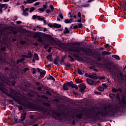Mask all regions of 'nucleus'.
<instances>
[{
  "mask_svg": "<svg viewBox=\"0 0 126 126\" xmlns=\"http://www.w3.org/2000/svg\"><path fill=\"white\" fill-rule=\"evenodd\" d=\"M67 85L68 86V87H71V88H72L73 87V83L72 81L71 82H67V83H66Z\"/></svg>",
  "mask_w": 126,
  "mask_h": 126,
  "instance_id": "nucleus-14",
  "label": "nucleus"
},
{
  "mask_svg": "<svg viewBox=\"0 0 126 126\" xmlns=\"http://www.w3.org/2000/svg\"><path fill=\"white\" fill-rule=\"evenodd\" d=\"M112 91L113 92H119V91H121V88H118V89L113 88Z\"/></svg>",
  "mask_w": 126,
  "mask_h": 126,
  "instance_id": "nucleus-17",
  "label": "nucleus"
},
{
  "mask_svg": "<svg viewBox=\"0 0 126 126\" xmlns=\"http://www.w3.org/2000/svg\"><path fill=\"white\" fill-rule=\"evenodd\" d=\"M87 81L90 85H94L95 84V83L94 81L91 80L90 79H87Z\"/></svg>",
  "mask_w": 126,
  "mask_h": 126,
  "instance_id": "nucleus-10",
  "label": "nucleus"
},
{
  "mask_svg": "<svg viewBox=\"0 0 126 126\" xmlns=\"http://www.w3.org/2000/svg\"><path fill=\"white\" fill-rule=\"evenodd\" d=\"M90 6V4H83L82 5H81V7H84V8H87V7H89Z\"/></svg>",
  "mask_w": 126,
  "mask_h": 126,
  "instance_id": "nucleus-15",
  "label": "nucleus"
},
{
  "mask_svg": "<svg viewBox=\"0 0 126 126\" xmlns=\"http://www.w3.org/2000/svg\"><path fill=\"white\" fill-rule=\"evenodd\" d=\"M100 79H105V77H101L100 78Z\"/></svg>",
  "mask_w": 126,
  "mask_h": 126,
  "instance_id": "nucleus-61",
  "label": "nucleus"
},
{
  "mask_svg": "<svg viewBox=\"0 0 126 126\" xmlns=\"http://www.w3.org/2000/svg\"><path fill=\"white\" fill-rule=\"evenodd\" d=\"M48 26L50 28H60L62 27L61 25L57 24L56 23L53 24L51 23H49Z\"/></svg>",
  "mask_w": 126,
  "mask_h": 126,
  "instance_id": "nucleus-4",
  "label": "nucleus"
},
{
  "mask_svg": "<svg viewBox=\"0 0 126 126\" xmlns=\"http://www.w3.org/2000/svg\"><path fill=\"white\" fill-rule=\"evenodd\" d=\"M36 28H37V30H41V27H39V26H37L36 27Z\"/></svg>",
  "mask_w": 126,
  "mask_h": 126,
  "instance_id": "nucleus-52",
  "label": "nucleus"
},
{
  "mask_svg": "<svg viewBox=\"0 0 126 126\" xmlns=\"http://www.w3.org/2000/svg\"><path fill=\"white\" fill-rule=\"evenodd\" d=\"M78 17L80 18L81 17V14L80 12H79L78 13Z\"/></svg>",
  "mask_w": 126,
  "mask_h": 126,
  "instance_id": "nucleus-49",
  "label": "nucleus"
},
{
  "mask_svg": "<svg viewBox=\"0 0 126 126\" xmlns=\"http://www.w3.org/2000/svg\"><path fill=\"white\" fill-rule=\"evenodd\" d=\"M79 87L80 88V90L81 92H84L85 91V89L86 88V86L84 84H80L79 85Z\"/></svg>",
  "mask_w": 126,
  "mask_h": 126,
  "instance_id": "nucleus-7",
  "label": "nucleus"
},
{
  "mask_svg": "<svg viewBox=\"0 0 126 126\" xmlns=\"http://www.w3.org/2000/svg\"><path fill=\"white\" fill-rule=\"evenodd\" d=\"M20 43L22 44H24L25 43V41H21Z\"/></svg>",
  "mask_w": 126,
  "mask_h": 126,
  "instance_id": "nucleus-51",
  "label": "nucleus"
},
{
  "mask_svg": "<svg viewBox=\"0 0 126 126\" xmlns=\"http://www.w3.org/2000/svg\"><path fill=\"white\" fill-rule=\"evenodd\" d=\"M72 19H70L69 20L66 19V20H65L64 22L66 24H69V23H71L72 22Z\"/></svg>",
  "mask_w": 126,
  "mask_h": 126,
  "instance_id": "nucleus-18",
  "label": "nucleus"
},
{
  "mask_svg": "<svg viewBox=\"0 0 126 126\" xmlns=\"http://www.w3.org/2000/svg\"><path fill=\"white\" fill-rule=\"evenodd\" d=\"M94 0H89L87 2H88V3H90V2H92V1H93Z\"/></svg>",
  "mask_w": 126,
  "mask_h": 126,
  "instance_id": "nucleus-58",
  "label": "nucleus"
},
{
  "mask_svg": "<svg viewBox=\"0 0 126 126\" xmlns=\"http://www.w3.org/2000/svg\"><path fill=\"white\" fill-rule=\"evenodd\" d=\"M28 56H28V58L32 59V54L31 51H28Z\"/></svg>",
  "mask_w": 126,
  "mask_h": 126,
  "instance_id": "nucleus-20",
  "label": "nucleus"
},
{
  "mask_svg": "<svg viewBox=\"0 0 126 126\" xmlns=\"http://www.w3.org/2000/svg\"><path fill=\"white\" fill-rule=\"evenodd\" d=\"M64 65H65V66H67V67H69V66H70L69 64L65 63Z\"/></svg>",
  "mask_w": 126,
  "mask_h": 126,
  "instance_id": "nucleus-45",
  "label": "nucleus"
},
{
  "mask_svg": "<svg viewBox=\"0 0 126 126\" xmlns=\"http://www.w3.org/2000/svg\"><path fill=\"white\" fill-rule=\"evenodd\" d=\"M119 79L121 81H123L125 79V77L124 76L122 72H120V75L119 76Z\"/></svg>",
  "mask_w": 126,
  "mask_h": 126,
  "instance_id": "nucleus-8",
  "label": "nucleus"
},
{
  "mask_svg": "<svg viewBox=\"0 0 126 126\" xmlns=\"http://www.w3.org/2000/svg\"><path fill=\"white\" fill-rule=\"evenodd\" d=\"M46 12H47V13H50V12H51L50 10V9H47V10H46Z\"/></svg>",
  "mask_w": 126,
  "mask_h": 126,
  "instance_id": "nucleus-50",
  "label": "nucleus"
},
{
  "mask_svg": "<svg viewBox=\"0 0 126 126\" xmlns=\"http://www.w3.org/2000/svg\"><path fill=\"white\" fill-rule=\"evenodd\" d=\"M22 15L25 16H28L29 15V13L27 12V11H25L23 10Z\"/></svg>",
  "mask_w": 126,
  "mask_h": 126,
  "instance_id": "nucleus-23",
  "label": "nucleus"
},
{
  "mask_svg": "<svg viewBox=\"0 0 126 126\" xmlns=\"http://www.w3.org/2000/svg\"><path fill=\"white\" fill-rule=\"evenodd\" d=\"M76 82L77 83H81L82 82V81L81 79H77L75 80Z\"/></svg>",
  "mask_w": 126,
  "mask_h": 126,
  "instance_id": "nucleus-28",
  "label": "nucleus"
},
{
  "mask_svg": "<svg viewBox=\"0 0 126 126\" xmlns=\"http://www.w3.org/2000/svg\"><path fill=\"white\" fill-rule=\"evenodd\" d=\"M48 53H51V51L50 49H49L48 50Z\"/></svg>",
  "mask_w": 126,
  "mask_h": 126,
  "instance_id": "nucleus-63",
  "label": "nucleus"
},
{
  "mask_svg": "<svg viewBox=\"0 0 126 126\" xmlns=\"http://www.w3.org/2000/svg\"><path fill=\"white\" fill-rule=\"evenodd\" d=\"M47 60L49 61V62H52V55L51 54H50L46 57Z\"/></svg>",
  "mask_w": 126,
  "mask_h": 126,
  "instance_id": "nucleus-16",
  "label": "nucleus"
},
{
  "mask_svg": "<svg viewBox=\"0 0 126 126\" xmlns=\"http://www.w3.org/2000/svg\"><path fill=\"white\" fill-rule=\"evenodd\" d=\"M71 50L72 52H76L77 53H79V52H83V53L87 54L85 48L80 46L75 43H73Z\"/></svg>",
  "mask_w": 126,
  "mask_h": 126,
  "instance_id": "nucleus-2",
  "label": "nucleus"
},
{
  "mask_svg": "<svg viewBox=\"0 0 126 126\" xmlns=\"http://www.w3.org/2000/svg\"><path fill=\"white\" fill-rule=\"evenodd\" d=\"M50 8L51 9L52 11H54V8L53 6L52 5H51L50 6Z\"/></svg>",
  "mask_w": 126,
  "mask_h": 126,
  "instance_id": "nucleus-42",
  "label": "nucleus"
},
{
  "mask_svg": "<svg viewBox=\"0 0 126 126\" xmlns=\"http://www.w3.org/2000/svg\"><path fill=\"white\" fill-rule=\"evenodd\" d=\"M0 91L2 93H6L7 92L6 89L2 85H0Z\"/></svg>",
  "mask_w": 126,
  "mask_h": 126,
  "instance_id": "nucleus-11",
  "label": "nucleus"
},
{
  "mask_svg": "<svg viewBox=\"0 0 126 126\" xmlns=\"http://www.w3.org/2000/svg\"><path fill=\"white\" fill-rule=\"evenodd\" d=\"M9 0H3V1L6 2L9 1Z\"/></svg>",
  "mask_w": 126,
  "mask_h": 126,
  "instance_id": "nucleus-59",
  "label": "nucleus"
},
{
  "mask_svg": "<svg viewBox=\"0 0 126 126\" xmlns=\"http://www.w3.org/2000/svg\"><path fill=\"white\" fill-rule=\"evenodd\" d=\"M12 84L13 86L15 85V81H12Z\"/></svg>",
  "mask_w": 126,
  "mask_h": 126,
  "instance_id": "nucleus-48",
  "label": "nucleus"
},
{
  "mask_svg": "<svg viewBox=\"0 0 126 126\" xmlns=\"http://www.w3.org/2000/svg\"><path fill=\"white\" fill-rule=\"evenodd\" d=\"M48 45H45L44 48H45V49H47V48L48 47Z\"/></svg>",
  "mask_w": 126,
  "mask_h": 126,
  "instance_id": "nucleus-60",
  "label": "nucleus"
},
{
  "mask_svg": "<svg viewBox=\"0 0 126 126\" xmlns=\"http://www.w3.org/2000/svg\"><path fill=\"white\" fill-rule=\"evenodd\" d=\"M59 17H60V18L61 19H63V14H60L59 15Z\"/></svg>",
  "mask_w": 126,
  "mask_h": 126,
  "instance_id": "nucleus-38",
  "label": "nucleus"
},
{
  "mask_svg": "<svg viewBox=\"0 0 126 126\" xmlns=\"http://www.w3.org/2000/svg\"><path fill=\"white\" fill-rule=\"evenodd\" d=\"M37 41H38L39 42H43V40H42V39L40 37H39L37 38Z\"/></svg>",
  "mask_w": 126,
  "mask_h": 126,
  "instance_id": "nucleus-31",
  "label": "nucleus"
},
{
  "mask_svg": "<svg viewBox=\"0 0 126 126\" xmlns=\"http://www.w3.org/2000/svg\"><path fill=\"white\" fill-rule=\"evenodd\" d=\"M117 111L116 108L114 106L109 105L105 107L103 112L98 111V112H94L92 117L94 119H100V117H114Z\"/></svg>",
  "mask_w": 126,
  "mask_h": 126,
  "instance_id": "nucleus-1",
  "label": "nucleus"
},
{
  "mask_svg": "<svg viewBox=\"0 0 126 126\" xmlns=\"http://www.w3.org/2000/svg\"><path fill=\"white\" fill-rule=\"evenodd\" d=\"M29 8H26L25 10H24L23 11H25L26 12H27L29 10Z\"/></svg>",
  "mask_w": 126,
  "mask_h": 126,
  "instance_id": "nucleus-55",
  "label": "nucleus"
},
{
  "mask_svg": "<svg viewBox=\"0 0 126 126\" xmlns=\"http://www.w3.org/2000/svg\"><path fill=\"white\" fill-rule=\"evenodd\" d=\"M103 89H106L107 88V86L105 84H102V87Z\"/></svg>",
  "mask_w": 126,
  "mask_h": 126,
  "instance_id": "nucleus-37",
  "label": "nucleus"
},
{
  "mask_svg": "<svg viewBox=\"0 0 126 126\" xmlns=\"http://www.w3.org/2000/svg\"><path fill=\"white\" fill-rule=\"evenodd\" d=\"M35 10V8L33 7H31L30 10V12L32 13Z\"/></svg>",
  "mask_w": 126,
  "mask_h": 126,
  "instance_id": "nucleus-30",
  "label": "nucleus"
},
{
  "mask_svg": "<svg viewBox=\"0 0 126 126\" xmlns=\"http://www.w3.org/2000/svg\"><path fill=\"white\" fill-rule=\"evenodd\" d=\"M26 116V113L24 112L23 114L21 116V121H23L25 120Z\"/></svg>",
  "mask_w": 126,
  "mask_h": 126,
  "instance_id": "nucleus-13",
  "label": "nucleus"
},
{
  "mask_svg": "<svg viewBox=\"0 0 126 126\" xmlns=\"http://www.w3.org/2000/svg\"><path fill=\"white\" fill-rule=\"evenodd\" d=\"M89 78H92L93 79H97V77L95 73L91 74L89 75Z\"/></svg>",
  "mask_w": 126,
  "mask_h": 126,
  "instance_id": "nucleus-9",
  "label": "nucleus"
},
{
  "mask_svg": "<svg viewBox=\"0 0 126 126\" xmlns=\"http://www.w3.org/2000/svg\"><path fill=\"white\" fill-rule=\"evenodd\" d=\"M63 90L67 91L69 89V87L68 85L66 83H64L63 85Z\"/></svg>",
  "mask_w": 126,
  "mask_h": 126,
  "instance_id": "nucleus-12",
  "label": "nucleus"
},
{
  "mask_svg": "<svg viewBox=\"0 0 126 126\" xmlns=\"http://www.w3.org/2000/svg\"><path fill=\"white\" fill-rule=\"evenodd\" d=\"M38 10L40 11H41V12H44V8H40L38 9Z\"/></svg>",
  "mask_w": 126,
  "mask_h": 126,
  "instance_id": "nucleus-41",
  "label": "nucleus"
},
{
  "mask_svg": "<svg viewBox=\"0 0 126 126\" xmlns=\"http://www.w3.org/2000/svg\"><path fill=\"white\" fill-rule=\"evenodd\" d=\"M113 58H114V59H116V60H120L119 56L117 55H112Z\"/></svg>",
  "mask_w": 126,
  "mask_h": 126,
  "instance_id": "nucleus-27",
  "label": "nucleus"
},
{
  "mask_svg": "<svg viewBox=\"0 0 126 126\" xmlns=\"http://www.w3.org/2000/svg\"><path fill=\"white\" fill-rule=\"evenodd\" d=\"M57 20L58 21H61L59 17L57 18Z\"/></svg>",
  "mask_w": 126,
  "mask_h": 126,
  "instance_id": "nucleus-64",
  "label": "nucleus"
},
{
  "mask_svg": "<svg viewBox=\"0 0 126 126\" xmlns=\"http://www.w3.org/2000/svg\"><path fill=\"white\" fill-rule=\"evenodd\" d=\"M77 71H78V74H80V75H83V74L84 73V71L81 70L80 69H78Z\"/></svg>",
  "mask_w": 126,
  "mask_h": 126,
  "instance_id": "nucleus-19",
  "label": "nucleus"
},
{
  "mask_svg": "<svg viewBox=\"0 0 126 126\" xmlns=\"http://www.w3.org/2000/svg\"><path fill=\"white\" fill-rule=\"evenodd\" d=\"M78 27H79V28H81L83 27V25H82V24H78Z\"/></svg>",
  "mask_w": 126,
  "mask_h": 126,
  "instance_id": "nucleus-46",
  "label": "nucleus"
},
{
  "mask_svg": "<svg viewBox=\"0 0 126 126\" xmlns=\"http://www.w3.org/2000/svg\"><path fill=\"white\" fill-rule=\"evenodd\" d=\"M54 63L55 64H57L58 62H57V60H54Z\"/></svg>",
  "mask_w": 126,
  "mask_h": 126,
  "instance_id": "nucleus-57",
  "label": "nucleus"
},
{
  "mask_svg": "<svg viewBox=\"0 0 126 126\" xmlns=\"http://www.w3.org/2000/svg\"><path fill=\"white\" fill-rule=\"evenodd\" d=\"M72 88H74L76 90H77L78 89V86L76 85H74V84H73V87H72Z\"/></svg>",
  "mask_w": 126,
  "mask_h": 126,
  "instance_id": "nucleus-29",
  "label": "nucleus"
},
{
  "mask_svg": "<svg viewBox=\"0 0 126 126\" xmlns=\"http://www.w3.org/2000/svg\"><path fill=\"white\" fill-rule=\"evenodd\" d=\"M111 54V53L110 52H107V51H103V52H102V55H110Z\"/></svg>",
  "mask_w": 126,
  "mask_h": 126,
  "instance_id": "nucleus-22",
  "label": "nucleus"
},
{
  "mask_svg": "<svg viewBox=\"0 0 126 126\" xmlns=\"http://www.w3.org/2000/svg\"><path fill=\"white\" fill-rule=\"evenodd\" d=\"M22 22H21V21H17L16 22V23L17 24H21Z\"/></svg>",
  "mask_w": 126,
  "mask_h": 126,
  "instance_id": "nucleus-47",
  "label": "nucleus"
},
{
  "mask_svg": "<svg viewBox=\"0 0 126 126\" xmlns=\"http://www.w3.org/2000/svg\"><path fill=\"white\" fill-rule=\"evenodd\" d=\"M41 69L39 68H37V72H40V73H41Z\"/></svg>",
  "mask_w": 126,
  "mask_h": 126,
  "instance_id": "nucleus-43",
  "label": "nucleus"
},
{
  "mask_svg": "<svg viewBox=\"0 0 126 126\" xmlns=\"http://www.w3.org/2000/svg\"><path fill=\"white\" fill-rule=\"evenodd\" d=\"M1 50L2 51H5V47H2L1 48Z\"/></svg>",
  "mask_w": 126,
  "mask_h": 126,
  "instance_id": "nucleus-54",
  "label": "nucleus"
},
{
  "mask_svg": "<svg viewBox=\"0 0 126 126\" xmlns=\"http://www.w3.org/2000/svg\"><path fill=\"white\" fill-rule=\"evenodd\" d=\"M64 32L65 33H68L69 32V31H68L67 28H65V30H64Z\"/></svg>",
  "mask_w": 126,
  "mask_h": 126,
  "instance_id": "nucleus-33",
  "label": "nucleus"
},
{
  "mask_svg": "<svg viewBox=\"0 0 126 126\" xmlns=\"http://www.w3.org/2000/svg\"><path fill=\"white\" fill-rule=\"evenodd\" d=\"M82 117V115L81 114H79L77 115V118H79V119H81Z\"/></svg>",
  "mask_w": 126,
  "mask_h": 126,
  "instance_id": "nucleus-32",
  "label": "nucleus"
},
{
  "mask_svg": "<svg viewBox=\"0 0 126 126\" xmlns=\"http://www.w3.org/2000/svg\"><path fill=\"white\" fill-rule=\"evenodd\" d=\"M68 57L70 58V62L72 63V62L74 61L73 58L71 56H69Z\"/></svg>",
  "mask_w": 126,
  "mask_h": 126,
  "instance_id": "nucleus-39",
  "label": "nucleus"
},
{
  "mask_svg": "<svg viewBox=\"0 0 126 126\" xmlns=\"http://www.w3.org/2000/svg\"><path fill=\"white\" fill-rule=\"evenodd\" d=\"M43 9H46V8H47V5H45V4H44L43 5Z\"/></svg>",
  "mask_w": 126,
  "mask_h": 126,
  "instance_id": "nucleus-53",
  "label": "nucleus"
},
{
  "mask_svg": "<svg viewBox=\"0 0 126 126\" xmlns=\"http://www.w3.org/2000/svg\"><path fill=\"white\" fill-rule=\"evenodd\" d=\"M33 2V0H27L26 3L31 4Z\"/></svg>",
  "mask_w": 126,
  "mask_h": 126,
  "instance_id": "nucleus-24",
  "label": "nucleus"
},
{
  "mask_svg": "<svg viewBox=\"0 0 126 126\" xmlns=\"http://www.w3.org/2000/svg\"><path fill=\"white\" fill-rule=\"evenodd\" d=\"M22 57H25V58H28L27 55H22Z\"/></svg>",
  "mask_w": 126,
  "mask_h": 126,
  "instance_id": "nucleus-62",
  "label": "nucleus"
},
{
  "mask_svg": "<svg viewBox=\"0 0 126 126\" xmlns=\"http://www.w3.org/2000/svg\"><path fill=\"white\" fill-rule=\"evenodd\" d=\"M33 58L36 60V61H39V57L38 55L36 53H35L34 54V57Z\"/></svg>",
  "mask_w": 126,
  "mask_h": 126,
  "instance_id": "nucleus-21",
  "label": "nucleus"
},
{
  "mask_svg": "<svg viewBox=\"0 0 126 126\" xmlns=\"http://www.w3.org/2000/svg\"><path fill=\"white\" fill-rule=\"evenodd\" d=\"M110 98L114 99V97H115V95L114 94H111L110 95Z\"/></svg>",
  "mask_w": 126,
  "mask_h": 126,
  "instance_id": "nucleus-36",
  "label": "nucleus"
},
{
  "mask_svg": "<svg viewBox=\"0 0 126 126\" xmlns=\"http://www.w3.org/2000/svg\"><path fill=\"white\" fill-rule=\"evenodd\" d=\"M116 70V67H111L108 69V71L112 75H115Z\"/></svg>",
  "mask_w": 126,
  "mask_h": 126,
  "instance_id": "nucleus-5",
  "label": "nucleus"
},
{
  "mask_svg": "<svg viewBox=\"0 0 126 126\" xmlns=\"http://www.w3.org/2000/svg\"><path fill=\"white\" fill-rule=\"evenodd\" d=\"M40 4V2H36L35 3H34L33 5L34 6H38Z\"/></svg>",
  "mask_w": 126,
  "mask_h": 126,
  "instance_id": "nucleus-35",
  "label": "nucleus"
},
{
  "mask_svg": "<svg viewBox=\"0 0 126 126\" xmlns=\"http://www.w3.org/2000/svg\"><path fill=\"white\" fill-rule=\"evenodd\" d=\"M98 90H99V91H104V89L103 88V87H99L97 88Z\"/></svg>",
  "mask_w": 126,
  "mask_h": 126,
  "instance_id": "nucleus-25",
  "label": "nucleus"
},
{
  "mask_svg": "<svg viewBox=\"0 0 126 126\" xmlns=\"http://www.w3.org/2000/svg\"><path fill=\"white\" fill-rule=\"evenodd\" d=\"M29 70L28 68H25L23 70H24V72H26V71H27V70Z\"/></svg>",
  "mask_w": 126,
  "mask_h": 126,
  "instance_id": "nucleus-44",
  "label": "nucleus"
},
{
  "mask_svg": "<svg viewBox=\"0 0 126 126\" xmlns=\"http://www.w3.org/2000/svg\"><path fill=\"white\" fill-rule=\"evenodd\" d=\"M46 72L45 70H42L40 72V74L41 75H45V74H46Z\"/></svg>",
  "mask_w": 126,
  "mask_h": 126,
  "instance_id": "nucleus-26",
  "label": "nucleus"
},
{
  "mask_svg": "<svg viewBox=\"0 0 126 126\" xmlns=\"http://www.w3.org/2000/svg\"><path fill=\"white\" fill-rule=\"evenodd\" d=\"M32 72L33 73V74H35V72H36V70L34 68H33L32 69Z\"/></svg>",
  "mask_w": 126,
  "mask_h": 126,
  "instance_id": "nucleus-40",
  "label": "nucleus"
},
{
  "mask_svg": "<svg viewBox=\"0 0 126 126\" xmlns=\"http://www.w3.org/2000/svg\"><path fill=\"white\" fill-rule=\"evenodd\" d=\"M32 19H33V20L36 19V20H39V21L43 20V21L44 22V24L46 25V20H44L45 18H44V17H41L40 16H37L36 15H33L32 16Z\"/></svg>",
  "mask_w": 126,
  "mask_h": 126,
  "instance_id": "nucleus-3",
  "label": "nucleus"
},
{
  "mask_svg": "<svg viewBox=\"0 0 126 126\" xmlns=\"http://www.w3.org/2000/svg\"><path fill=\"white\" fill-rule=\"evenodd\" d=\"M64 61L63 59V58L61 60V61H60L61 64H62V65L64 64Z\"/></svg>",
  "mask_w": 126,
  "mask_h": 126,
  "instance_id": "nucleus-34",
  "label": "nucleus"
},
{
  "mask_svg": "<svg viewBox=\"0 0 126 126\" xmlns=\"http://www.w3.org/2000/svg\"><path fill=\"white\" fill-rule=\"evenodd\" d=\"M4 7H5V10H6L7 6L5 4H1L0 3V14L2 13V8Z\"/></svg>",
  "mask_w": 126,
  "mask_h": 126,
  "instance_id": "nucleus-6",
  "label": "nucleus"
},
{
  "mask_svg": "<svg viewBox=\"0 0 126 126\" xmlns=\"http://www.w3.org/2000/svg\"><path fill=\"white\" fill-rule=\"evenodd\" d=\"M50 79H51V80H54V81H55V78H54L53 77H50Z\"/></svg>",
  "mask_w": 126,
  "mask_h": 126,
  "instance_id": "nucleus-56",
  "label": "nucleus"
}]
</instances>
